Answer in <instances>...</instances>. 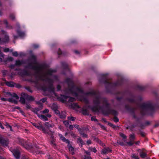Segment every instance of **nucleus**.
I'll use <instances>...</instances> for the list:
<instances>
[{"label":"nucleus","mask_w":159,"mask_h":159,"mask_svg":"<svg viewBox=\"0 0 159 159\" xmlns=\"http://www.w3.org/2000/svg\"><path fill=\"white\" fill-rule=\"evenodd\" d=\"M61 65L62 67L65 69H68V65L65 62H62L61 63Z\"/></svg>","instance_id":"obj_19"},{"label":"nucleus","mask_w":159,"mask_h":159,"mask_svg":"<svg viewBox=\"0 0 159 159\" xmlns=\"http://www.w3.org/2000/svg\"><path fill=\"white\" fill-rule=\"evenodd\" d=\"M0 127L2 129H4V127L2 126V124L0 122Z\"/></svg>","instance_id":"obj_55"},{"label":"nucleus","mask_w":159,"mask_h":159,"mask_svg":"<svg viewBox=\"0 0 159 159\" xmlns=\"http://www.w3.org/2000/svg\"><path fill=\"white\" fill-rule=\"evenodd\" d=\"M3 22L6 25V26L7 27V25L8 24V22H7V21L6 20H4Z\"/></svg>","instance_id":"obj_45"},{"label":"nucleus","mask_w":159,"mask_h":159,"mask_svg":"<svg viewBox=\"0 0 159 159\" xmlns=\"http://www.w3.org/2000/svg\"><path fill=\"white\" fill-rule=\"evenodd\" d=\"M98 142H99L100 144H101L102 146H104V144L102 143V142L98 140Z\"/></svg>","instance_id":"obj_46"},{"label":"nucleus","mask_w":159,"mask_h":159,"mask_svg":"<svg viewBox=\"0 0 159 159\" xmlns=\"http://www.w3.org/2000/svg\"><path fill=\"white\" fill-rule=\"evenodd\" d=\"M11 151L16 159H19L20 157V152L18 150L14 149Z\"/></svg>","instance_id":"obj_8"},{"label":"nucleus","mask_w":159,"mask_h":159,"mask_svg":"<svg viewBox=\"0 0 159 159\" xmlns=\"http://www.w3.org/2000/svg\"><path fill=\"white\" fill-rule=\"evenodd\" d=\"M75 117H74L72 116L68 117V119L69 120H71L72 121L75 120Z\"/></svg>","instance_id":"obj_27"},{"label":"nucleus","mask_w":159,"mask_h":159,"mask_svg":"<svg viewBox=\"0 0 159 159\" xmlns=\"http://www.w3.org/2000/svg\"><path fill=\"white\" fill-rule=\"evenodd\" d=\"M45 125L48 128L52 127L54 126L53 124L52 125H51V124H50L49 123L47 122H46L45 123Z\"/></svg>","instance_id":"obj_20"},{"label":"nucleus","mask_w":159,"mask_h":159,"mask_svg":"<svg viewBox=\"0 0 159 159\" xmlns=\"http://www.w3.org/2000/svg\"><path fill=\"white\" fill-rule=\"evenodd\" d=\"M59 128L61 130H62V127L61 126H59Z\"/></svg>","instance_id":"obj_61"},{"label":"nucleus","mask_w":159,"mask_h":159,"mask_svg":"<svg viewBox=\"0 0 159 159\" xmlns=\"http://www.w3.org/2000/svg\"><path fill=\"white\" fill-rule=\"evenodd\" d=\"M37 103L38 104H40V105L41 106V107H40V108H39V109H41L42 107H43V106H42V104H41L40 103V102H37Z\"/></svg>","instance_id":"obj_48"},{"label":"nucleus","mask_w":159,"mask_h":159,"mask_svg":"<svg viewBox=\"0 0 159 159\" xmlns=\"http://www.w3.org/2000/svg\"><path fill=\"white\" fill-rule=\"evenodd\" d=\"M25 63V62L23 61H20V60H16V61L15 64V65H11L10 66V67L11 69H12L14 68L15 66H20Z\"/></svg>","instance_id":"obj_7"},{"label":"nucleus","mask_w":159,"mask_h":159,"mask_svg":"<svg viewBox=\"0 0 159 159\" xmlns=\"http://www.w3.org/2000/svg\"><path fill=\"white\" fill-rule=\"evenodd\" d=\"M17 32L18 34V36H17L16 35H14L13 36L15 39H17L18 37H19L22 38L24 37L25 35V33L24 32H21L19 30H17Z\"/></svg>","instance_id":"obj_10"},{"label":"nucleus","mask_w":159,"mask_h":159,"mask_svg":"<svg viewBox=\"0 0 159 159\" xmlns=\"http://www.w3.org/2000/svg\"><path fill=\"white\" fill-rule=\"evenodd\" d=\"M20 111L22 115H24V113L23 112V111L22 110H20Z\"/></svg>","instance_id":"obj_62"},{"label":"nucleus","mask_w":159,"mask_h":159,"mask_svg":"<svg viewBox=\"0 0 159 159\" xmlns=\"http://www.w3.org/2000/svg\"><path fill=\"white\" fill-rule=\"evenodd\" d=\"M73 127H74V125H69V128L71 130L73 129Z\"/></svg>","instance_id":"obj_49"},{"label":"nucleus","mask_w":159,"mask_h":159,"mask_svg":"<svg viewBox=\"0 0 159 159\" xmlns=\"http://www.w3.org/2000/svg\"><path fill=\"white\" fill-rule=\"evenodd\" d=\"M85 153L87 154L88 155H90V152H89L85 151Z\"/></svg>","instance_id":"obj_54"},{"label":"nucleus","mask_w":159,"mask_h":159,"mask_svg":"<svg viewBox=\"0 0 159 159\" xmlns=\"http://www.w3.org/2000/svg\"><path fill=\"white\" fill-rule=\"evenodd\" d=\"M113 120L115 122H117L118 121L119 119H118V118H117L116 117H115L113 118Z\"/></svg>","instance_id":"obj_36"},{"label":"nucleus","mask_w":159,"mask_h":159,"mask_svg":"<svg viewBox=\"0 0 159 159\" xmlns=\"http://www.w3.org/2000/svg\"><path fill=\"white\" fill-rule=\"evenodd\" d=\"M64 124L66 127H68L69 125V122L68 121H63Z\"/></svg>","instance_id":"obj_23"},{"label":"nucleus","mask_w":159,"mask_h":159,"mask_svg":"<svg viewBox=\"0 0 159 159\" xmlns=\"http://www.w3.org/2000/svg\"><path fill=\"white\" fill-rule=\"evenodd\" d=\"M89 150L91 151H93V152L95 153L97 152V150L95 148L91 147L89 148Z\"/></svg>","instance_id":"obj_22"},{"label":"nucleus","mask_w":159,"mask_h":159,"mask_svg":"<svg viewBox=\"0 0 159 159\" xmlns=\"http://www.w3.org/2000/svg\"><path fill=\"white\" fill-rule=\"evenodd\" d=\"M66 82L68 85V88L65 90L66 94H71L79 100L84 101L86 103H88V99L84 97V96L89 95L94 96L93 100L94 107H91L86 106L84 107L82 110V114L84 115H89L88 109L90 108L93 111H102L104 114L107 115L112 114L115 115L117 114V112L111 110L105 98H101L97 92L91 90L89 92L85 93L80 87H76L74 85L73 82L70 79H67Z\"/></svg>","instance_id":"obj_1"},{"label":"nucleus","mask_w":159,"mask_h":159,"mask_svg":"<svg viewBox=\"0 0 159 159\" xmlns=\"http://www.w3.org/2000/svg\"><path fill=\"white\" fill-rule=\"evenodd\" d=\"M87 143L89 145L91 144V141L90 140H88L87 141Z\"/></svg>","instance_id":"obj_60"},{"label":"nucleus","mask_w":159,"mask_h":159,"mask_svg":"<svg viewBox=\"0 0 159 159\" xmlns=\"http://www.w3.org/2000/svg\"><path fill=\"white\" fill-rule=\"evenodd\" d=\"M12 55L15 57H17L18 56V54L17 52H12Z\"/></svg>","instance_id":"obj_28"},{"label":"nucleus","mask_w":159,"mask_h":159,"mask_svg":"<svg viewBox=\"0 0 159 159\" xmlns=\"http://www.w3.org/2000/svg\"><path fill=\"white\" fill-rule=\"evenodd\" d=\"M75 52L76 54H79V52L77 51H75Z\"/></svg>","instance_id":"obj_63"},{"label":"nucleus","mask_w":159,"mask_h":159,"mask_svg":"<svg viewBox=\"0 0 159 159\" xmlns=\"http://www.w3.org/2000/svg\"><path fill=\"white\" fill-rule=\"evenodd\" d=\"M8 99L5 98H1V100L2 101H8Z\"/></svg>","instance_id":"obj_47"},{"label":"nucleus","mask_w":159,"mask_h":159,"mask_svg":"<svg viewBox=\"0 0 159 159\" xmlns=\"http://www.w3.org/2000/svg\"><path fill=\"white\" fill-rule=\"evenodd\" d=\"M39 46L38 44H34L33 45V47L34 48H38Z\"/></svg>","instance_id":"obj_41"},{"label":"nucleus","mask_w":159,"mask_h":159,"mask_svg":"<svg viewBox=\"0 0 159 159\" xmlns=\"http://www.w3.org/2000/svg\"><path fill=\"white\" fill-rule=\"evenodd\" d=\"M61 87L59 85H58L57 87V90L58 91L60 90L61 89Z\"/></svg>","instance_id":"obj_52"},{"label":"nucleus","mask_w":159,"mask_h":159,"mask_svg":"<svg viewBox=\"0 0 159 159\" xmlns=\"http://www.w3.org/2000/svg\"><path fill=\"white\" fill-rule=\"evenodd\" d=\"M51 115H50L49 114H48L46 115V117L50 118V117H51Z\"/></svg>","instance_id":"obj_56"},{"label":"nucleus","mask_w":159,"mask_h":159,"mask_svg":"<svg viewBox=\"0 0 159 159\" xmlns=\"http://www.w3.org/2000/svg\"><path fill=\"white\" fill-rule=\"evenodd\" d=\"M64 142H66L67 143H69V141L67 139H66V138L63 136L61 139Z\"/></svg>","instance_id":"obj_21"},{"label":"nucleus","mask_w":159,"mask_h":159,"mask_svg":"<svg viewBox=\"0 0 159 159\" xmlns=\"http://www.w3.org/2000/svg\"><path fill=\"white\" fill-rule=\"evenodd\" d=\"M77 143L81 147L84 144L83 141L80 138L77 139Z\"/></svg>","instance_id":"obj_15"},{"label":"nucleus","mask_w":159,"mask_h":159,"mask_svg":"<svg viewBox=\"0 0 159 159\" xmlns=\"http://www.w3.org/2000/svg\"><path fill=\"white\" fill-rule=\"evenodd\" d=\"M51 144L53 145H55V143H54V140H52V141H51Z\"/></svg>","instance_id":"obj_50"},{"label":"nucleus","mask_w":159,"mask_h":159,"mask_svg":"<svg viewBox=\"0 0 159 159\" xmlns=\"http://www.w3.org/2000/svg\"><path fill=\"white\" fill-rule=\"evenodd\" d=\"M131 157L134 159H139L138 156L136 154H133L131 155Z\"/></svg>","instance_id":"obj_24"},{"label":"nucleus","mask_w":159,"mask_h":159,"mask_svg":"<svg viewBox=\"0 0 159 159\" xmlns=\"http://www.w3.org/2000/svg\"><path fill=\"white\" fill-rule=\"evenodd\" d=\"M0 143L4 146H7L8 143V142L7 139H5L2 137H0Z\"/></svg>","instance_id":"obj_9"},{"label":"nucleus","mask_w":159,"mask_h":159,"mask_svg":"<svg viewBox=\"0 0 159 159\" xmlns=\"http://www.w3.org/2000/svg\"><path fill=\"white\" fill-rule=\"evenodd\" d=\"M61 53H61V50L60 49H59V51H58V54L60 55V54H61Z\"/></svg>","instance_id":"obj_53"},{"label":"nucleus","mask_w":159,"mask_h":159,"mask_svg":"<svg viewBox=\"0 0 159 159\" xmlns=\"http://www.w3.org/2000/svg\"><path fill=\"white\" fill-rule=\"evenodd\" d=\"M46 100H47V99L46 98H43L41 99L40 100V102L41 101L43 102H45L46 101Z\"/></svg>","instance_id":"obj_35"},{"label":"nucleus","mask_w":159,"mask_h":159,"mask_svg":"<svg viewBox=\"0 0 159 159\" xmlns=\"http://www.w3.org/2000/svg\"><path fill=\"white\" fill-rule=\"evenodd\" d=\"M74 127H75L79 131V125H74Z\"/></svg>","instance_id":"obj_44"},{"label":"nucleus","mask_w":159,"mask_h":159,"mask_svg":"<svg viewBox=\"0 0 159 159\" xmlns=\"http://www.w3.org/2000/svg\"><path fill=\"white\" fill-rule=\"evenodd\" d=\"M69 151L71 152V154L72 155H73L74 154V148L73 147H72L71 146H69Z\"/></svg>","instance_id":"obj_18"},{"label":"nucleus","mask_w":159,"mask_h":159,"mask_svg":"<svg viewBox=\"0 0 159 159\" xmlns=\"http://www.w3.org/2000/svg\"><path fill=\"white\" fill-rule=\"evenodd\" d=\"M130 138L131 139H134L135 136L134 134H131L130 135Z\"/></svg>","instance_id":"obj_39"},{"label":"nucleus","mask_w":159,"mask_h":159,"mask_svg":"<svg viewBox=\"0 0 159 159\" xmlns=\"http://www.w3.org/2000/svg\"><path fill=\"white\" fill-rule=\"evenodd\" d=\"M105 84L106 85H108V86L110 87H111L115 86H117L120 84V83L119 82H117L116 83L112 84L107 80L105 81Z\"/></svg>","instance_id":"obj_11"},{"label":"nucleus","mask_w":159,"mask_h":159,"mask_svg":"<svg viewBox=\"0 0 159 159\" xmlns=\"http://www.w3.org/2000/svg\"><path fill=\"white\" fill-rule=\"evenodd\" d=\"M27 89L29 92H32V91L30 89V88H27Z\"/></svg>","instance_id":"obj_57"},{"label":"nucleus","mask_w":159,"mask_h":159,"mask_svg":"<svg viewBox=\"0 0 159 159\" xmlns=\"http://www.w3.org/2000/svg\"><path fill=\"white\" fill-rule=\"evenodd\" d=\"M36 114L38 117H39L41 119L44 121L48 120V118L46 116L42 115H40L37 113H36Z\"/></svg>","instance_id":"obj_14"},{"label":"nucleus","mask_w":159,"mask_h":159,"mask_svg":"<svg viewBox=\"0 0 159 159\" xmlns=\"http://www.w3.org/2000/svg\"><path fill=\"white\" fill-rule=\"evenodd\" d=\"M26 107L27 109H30L31 108L29 104H26Z\"/></svg>","instance_id":"obj_42"},{"label":"nucleus","mask_w":159,"mask_h":159,"mask_svg":"<svg viewBox=\"0 0 159 159\" xmlns=\"http://www.w3.org/2000/svg\"><path fill=\"white\" fill-rule=\"evenodd\" d=\"M7 60L9 61H12L13 60V58L12 57H8L7 59Z\"/></svg>","instance_id":"obj_34"},{"label":"nucleus","mask_w":159,"mask_h":159,"mask_svg":"<svg viewBox=\"0 0 159 159\" xmlns=\"http://www.w3.org/2000/svg\"><path fill=\"white\" fill-rule=\"evenodd\" d=\"M5 125L7 126V128H10V130L11 131H12V128L11 126L7 124H6Z\"/></svg>","instance_id":"obj_31"},{"label":"nucleus","mask_w":159,"mask_h":159,"mask_svg":"<svg viewBox=\"0 0 159 159\" xmlns=\"http://www.w3.org/2000/svg\"><path fill=\"white\" fill-rule=\"evenodd\" d=\"M15 71H16L15 72H13L11 73L10 76L12 77L13 75H19L21 76L28 75L27 72L24 70H22L20 69H16Z\"/></svg>","instance_id":"obj_5"},{"label":"nucleus","mask_w":159,"mask_h":159,"mask_svg":"<svg viewBox=\"0 0 159 159\" xmlns=\"http://www.w3.org/2000/svg\"><path fill=\"white\" fill-rule=\"evenodd\" d=\"M55 112L57 114L59 115L61 119H65L66 117V112H62L61 113L59 112V111L57 110H54Z\"/></svg>","instance_id":"obj_12"},{"label":"nucleus","mask_w":159,"mask_h":159,"mask_svg":"<svg viewBox=\"0 0 159 159\" xmlns=\"http://www.w3.org/2000/svg\"><path fill=\"white\" fill-rule=\"evenodd\" d=\"M91 120L92 121H97V120L96 118V117L94 116L92 117L91 118Z\"/></svg>","instance_id":"obj_33"},{"label":"nucleus","mask_w":159,"mask_h":159,"mask_svg":"<svg viewBox=\"0 0 159 159\" xmlns=\"http://www.w3.org/2000/svg\"><path fill=\"white\" fill-rule=\"evenodd\" d=\"M59 136L60 138V139H61L62 137H63V136L61 134H59Z\"/></svg>","instance_id":"obj_59"},{"label":"nucleus","mask_w":159,"mask_h":159,"mask_svg":"<svg viewBox=\"0 0 159 159\" xmlns=\"http://www.w3.org/2000/svg\"><path fill=\"white\" fill-rule=\"evenodd\" d=\"M120 136L122 137L123 139H125L126 138L125 135L122 133H120Z\"/></svg>","instance_id":"obj_37"},{"label":"nucleus","mask_w":159,"mask_h":159,"mask_svg":"<svg viewBox=\"0 0 159 159\" xmlns=\"http://www.w3.org/2000/svg\"><path fill=\"white\" fill-rule=\"evenodd\" d=\"M140 111L143 115L148 114L152 115L154 111V106L150 102L143 103L141 106Z\"/></svg>","instance_id":"obj_3"},{"label":"nucleus","mask_w":159,"mask_h":159,"mask_svg":"<svg viewBox=\"0 0 159 159\" xmlns=\"http://www.w3.org/2000/svg\"><path fill=\"white\" fill-rule=\"evenodd\" d=\"M10 18L12 20H14L15 18L14 15L13 14H11L10 16Z\"/></svg>","instance_id":"obj_32"},{"label":"nucleus","mask_w":159,"mask_h":159,"mask_svg":"<svg viewBox=\"0 0 159 159\" xmlns=\"http://www.w3.org/2000/svg\"><path fill=\"white\" fill-rule=\"evenodd\" d=\"M111 150L109 148H104L101 151L102 154H104L111 152Z\"/></svg>","instance_id":"obj_13"},{"label":"nucleus","mask_w":159,"mask_h":159,"mask_svg":"<svg viewBox=\"0 0 159 159\" xmlns=\"http://www.w3.org/2000/svg\"><path fill=\"white\" fill-rule=\"evenodd\" d=\"M71 104L72 107L75 109H78L80 107V106L77 103H73V104H71Z\"/></svg>","instance_id":"obj_17"},{"label":"nucleus","mask_w":159,"mask_h":159,"mask_svg":"<svg viewBox=\"0 0 159 159\" xmlns=\"http://www.w3.org/2000/svg\"><path fill=\"white\" fill-rule=\"evenodd\" d=\"M0 159H5L1 156H0Z\"/></svg>","instance_id":"obj_64"},{"label":"nucleus","mask_w":159,"mask_h":159,"mask_svg":"<svg viewBox=\"0 0 159 159\" xmlns=\"http://www.w3.org/2000/svg\"><path fill=\"white\" fill-rule=\"evenodd\" d=\"M84 159H92L91 157L90 156H85Z\"/></svg>","instance_id":"obj_43"},{"label":"nucleus","mask_w":159,"mask_h":159,"mask_svg":"<svg viewBox=\"0 0 159 159\" xmlns=\"http://www.w3.org/2000/svg\"><path fill=\"white\" fill-rule=\"evenodd\" d=\"M109 124L110 125V126H111L112 127L114 128L115 126L114 125L112 124L111 123H109Z\"/></svg>","instance_id":"obj_58"},{"label":"nucleus","mask_w":159,"mask_h":159,"mask_svg":"<svg viewBox=\"0 0 159 159\" xmlns=\"http://www.w3.org/2000/svg\"><path fill=\"white\" fill-rule=\"evenodd\" d=\"M6 85L10 87H14L15 86V84L12 82H6Z\"/></svg>","instance_id":"obj_16"},{"label":"nucleus","mask_w":159,"mask_h":159,"mask_svg":"<svg viewBox=\"0 0 159 159\" xmlns=\"http://www.w3.org/2000/svg\"><path fill=\"white\" fill-rule=\"evenodd\" d=\"M146 154L145 153L142 152L140 154V156L142 158H144L146 157Z\"/></svg>","instance_id":"obj_25"},{"label":"nucleus","mask_w":159,"mask_h":159,"mask_svg":"<svg viewBox=\"0 0 159 159\" xmlns=\"http://www.w3.org/2000/svg\"><path fill=\"white\" fill-rule=\"evenodd\" d=\"M49 112V110L47 109H46L45 110H44L42 112L43 113V114L48 113Z\"/></svg>","instance_id":"obj_30"},{"label":"nucleus","mask_w":159,"mask_h":159,"mask_svg":"<svg viewBox=\"0 0 159 159\" xmlns=\"http://www.w3.org/2000/svg\"><path fill=\"white\" fill-rule=\"evenodd\" d=\"M33 125L36 128H37L39 129L42 130L43 132L45 134H48L49 135H51V137L53 138V132L52 131L48 132V130H46L45 128L43 127L40 124H37L35 123H32Z\"/></svg>","instance_id":"obj_4"},{"label":"nucleus","mask_w":159,"mask_h":159,"mask_svg":"<svg viewBox=\"0 0 159 159\" xmlns=\"http://www.w3.org/2000/svg\"><path fill=\"white\" fill-rule=\"evenodd\" d=\"M27 98L30 101H33L34 100L33 97L32 96H28Z\"/></svg>","instance_id":"obj_29"},{"label":"nucleus","mask_w":159,"mask_h":159,"mask_svg":"<svg viewBox=\"0 0 159 159\" xmlns=\"http://www.w3.org/2000/svg\"><path fill=\"white\" fill-rule=\"evenodd\" d=\"M3 51L5 52H7L9 51V50L8 48H5L3 49Z\"/></svg>","instance_id":"obj_40"},{"label":"nucleus","mask_w":159,"mask_h":159,"mask_svg":"<svg viewBox=\"0 0 159 159\" xmlns=\"http://www.w3.org/2000/svg\"><path fill=\"white\" fill-rule=\"evenodd\" d=\"M30 63L26 67L32 69L35 71L34 75L35 80L33 82L36 84L38 81L41 80L48 83L50 85V87L47 90L50 94V97H56L59 101L64 103L72 102L75 100V98L69 97L64 95H61L58 97L54 92V89L52 85L53 80L56 79V77L54 75L56 70L52 69L46 68L44 66L39 64L36 60V57L34 55H32L30 59Z\"/></svg>","instance_id":"obj_2"},{"label":"nucleus","mask_w":159,"mask_h":159,"mask_svg":"<svg viewBox=\"0 0 159 159\" xmlns=\"http://www.w3.org/2000/svg\"><path fill=\"white\" fill-rule=\"evenodd\" d=\"M11 98H8V101L10 102H13L15 103H17V100L19 99V97L16 94L13 93L12 94H10Z\"/></svg>","instance_id":"obj_6"},{"label":"nucleus","mask_w":159,"mask_h":159,"mask_svg":"<svg viewBox=\"0 0 159 159\" xmlns=\"http://www.w3.org/2000/svg\"><path fill=\"white\" fill-rule=\"evenodd\" d=\"M20 101L23 104H24L25 103V99L22 97L20 98Z\"/></svg>","instance_id":"obj_26"},{"label":"nucleus","mask_w":159,"mask_h":159,"mask_svg":"<svg viewBox=\"0 0 159 159\" xmlns=\"http://www.w3.org/2000/svg\"><path fill=\"white\" fill-rule=\"evenodd\" d=\"M127 143L129 146H131L134 144V143L132 141H130L129 142H127Z\"/></svg>","instance_id":"obj_38"},{"label":"nucleus","mask_w":159,"mask_h":159,"mask_svg":"<svg viewBox=\"0 0 159 159\" xmlns=\"http://www.w3.org/2000/svg\"><path fill=\"white\" fill-rule=\"evenodd\" d=\"M81 135L84 137H87V135L86 134H84V133H81Z\"/></svg>","instance_id":"obj_51"}]
</instances>
